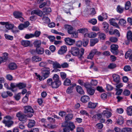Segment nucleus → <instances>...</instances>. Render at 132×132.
Returning a JSON list of instances; mask_svg holds the SVG:
<instances>
[{
    "label": "nucleus",
    "instance_id": "51",
    "mask_svg": "<svg viewBox=\"0 0 132 132\" xmlns=\"http://www.w3.org/2000/svg\"><path fill=\"white\" fill-rule=\"evenodd\" d=\"M131 5V3L130 1H128L127 2L125 5V9L126 10H128Z\"/></svg>",
    "mask_w": 132,
    "mask_h": 132
},
{
    "label": "nucleus",
    "instance_id": "52",
    "mask_svg": "<svg viewBox=\"0 0 132 132\" xmlns=\"http://www.w3.org/2000/svg\"><path fill=\"white\" fill-rule=\"evenodd\" d=\"M131 68L129 65H126L125 66L124 68L123 69L125 71H129L131 70Z\"/></svg>",
    "mask_w": 132,
    "mask_h": 132
},
{
    "label": "nucleus",
    "instance_id": "14",
    "mask_svg": "<svg viewBox=\"0 0 132 132\" xmlns=\"http://www.w3.org/2000/svg\"><path fill=\"white\" fill-rule=\"evenodd\" d=\"M96 35V34L95 32H92L90 33H85L84 35V36L85 37L87 36L90 38H92L95 37Z\"/></svg>",
    "mask_w": 132,
    "mask_h": 132
},
{
    "label": "nucleus",
    "instance_id": "60",
    "mask_svg": "<svg viewBox=\"0 0 132 132\" xmlns=\"http://www.w3.org/2000/svg\"><path fill=\"white\" fill-rule=\"evenodd\" d=\"M96 89L97 90L99 91L100 92H103L104 91V90L103 89L102 87L98 86L97 87Z\"/></svg>",
    "mask_w": 132,
    "mask_h": 132
},
{
    "label": "nucleus",
    "instance_id": "7",
    "mask_svg": "<svg viewBox=\"0 0 132 132\" xmlns=\"http://www.w3.org/2000/svg\"><path fill=\"white\" fill-rule=\"evenodd\" d=\"M3 123L5 124L6 126L10 127L13 124L14 122L11 120H7L4 119L3 121Z\"/></svg>",
    "mask_w": 132,
    "mask_h": 132
},
{
    "label": "nucleus",
    "instance_id": "49",
    "mask_svg": "<svg viewBox=\"0 0 132 132\" xmlns=\"http://www.w3.org/2000/svg\"><path fill=\"white\" fill-rule=\"evenodd\" d=\"M78 32L76 31H73L72 32V33L70 34L71 35V37L72 38H76L78 37Z\"/></svg>",
    "mask_w": 132,
    "mask_h": 132
},
{
    "label": "nucleus",
    "instance_id": "36",
    "mask_svg": "<svg viewBox=\"0 0 132 132\" xmlns=\"http://www.w3.org/2000/svg\"><path fill=\"white\" fill-rule=\"evenodd\" d=\"M43 12L46 14H47L51 12V9L50 7H45L43 9Z\"/></svg>",
    "mask_w": 132,
    "mask_h": 132
},
{
    "label": "nucleus",
    "instance_id": "32",
    "mask_svg": "<svg viewBox=\"0 0 132 132\" xmlns=\"http://www.w3.org/2000/svg\"><path fill=\"white\" fill-rule=\"evenodd\" d=\"M97 104V103L89 102L88 104V106L89 108L94 109L96 107Z\"/></svg>",
    "mask_w": 132,
    "mask_h": 132
},
{
    "label": "nucleus",
    "instance_id": "2",
    "mask_svg": "<svg viewBox=\"0 0 132 132\" xmlns=\"http://www.w3.org/2000/svg\"><path fill=\"white\" fill-rule=\"evenodd\" d=\"M16 116L18 118L19 120L21 121L26 122L27 120L26 115L21 112L18 113L16 114Z\"/></svg>",
    "mask_w": 132,
    "mask_h": 132
},
{
    "label": "nucleus",
    "instance_id": "53",
    "mask_svg": "<svg viewBox=\"0 0 132 132\" xmlns=\"http://www.w3.org/2000/svg\"><path fill=\"white\" fill-rule=\"evenodd\" d=\"M68 126L71 130H72L75 128V125L72 122H70Z\"/></svg>",
    "mask_w": 132,
    "mask_h": 132
},
{
    "label": "nucleus",
    "instance_id": "47",
    "mask_svg": "<svg viewBox=\"0 0 132 132\" xmlns=\"http://www.w3.org/2000/svg\"><path fill=\"white\" fill-rule=\"evenodd\" d=\"M130 91L127 89H125L123 92V94L125 96H128L130 95Z\"/></svg>",
    "mask_w": 132,
    "mask_h": 132
},
{
    "label": "nucleus",
    "instance_id": "20",
    "mask_svg": "<svg viewBox=\"0 0 132 132\" xmlns=\"http://www.w3.org/2000/svg\"><path fill=\"white\" fill-rule=\"evenodd\" d=\"M102 114L106 116V118H108L111 116L112 114L109 111L107 110H104Z\"/></svg>",
    "mask_w": 132,
    "mask_h": 132
},
{
    "label": "nucleus",
    "instance_id": "17",
    "mask_svg": "<svg viewBox=\"0 0 132 132\" xmlns=\"http://www.w3.org/2000/svg\"><path fill=\"white\" fill-rule=\"evenodd\" d=\"M65 28L68 31V32L69 34H71L74 31H73V28L71 26L69 25H66L65 26Z\"/></svg>",
    "mask_w": 132,
    "mask_h": 132
},
{
    "label": "nucleus",
    "instance_id": "30",
    "mask_svg": "<svg viewBox=\"0 0 132 132\" xmlns=\"http://www.w3.org/2000/svg\"><path fill=\"white\" fill-rule=\"evenodd\" d=\"M41 42L40 40L35 41L34 43V44L35 47L37 48L39 47L41 45Z\"/></svg>",
    "mask_w": 132,
    "mask_h": 132
},
{
    "label": "nucleus",
    "instance_id": "55",
    "mask_svg": "<svg viewBox=\"0 0 132 132\" xmlns=\"http://www.w3.org/2000/svg\"><path fill=\"white\" fill-rule=\"evenodd\" d=\"M126 23V21L123 19H120L119 22V24L121 25H123Z\"/></svg>",
    "mask_w": 132,
    "mask_h": 132
},
{
    "label": "nucleus",
    "instance_id": "31",
    "mask_svg": "<svg viewBox=\"0 0 132 132\" xmlns=\"http://www.w3.org/2000/svg\"><path fill=\"white\" fill-rule=\"evenodd\" d=\"M35 123V121L33 120H29V122L28 125V126L29 128H31L33 127Z\"/></svg>",
    "mask_w": 132,
    "mask_h": 132
},
{
    "label": "nucleus",
    "instance_id": "18",
    "mask_svg": "<svg viewBox=\"0 0 132 132\" xmlns=\"http://www.w3.org/2000/svg\"><path fill=\"white\" fill-rule=\"evenodd\" d=\"M90 99L89 97L87 95H84L81 98V101L83 103H86Z\"/></svg>",
    "mask_w": 132,
    "mask_h": 132
},
{
    "label": "nucleus",
    "instance_id": "54",
    "mask_svg": "<svg viewBox=\"0 0 132 132\" xmlns=\"http://www.w3.org/2000/svg\"><path fill=\"white\" fill-rule=\"evenodd\" d=\"M20 93H19L14 96V98L16 100L18 101L20 98Z\"/></svg>",
    "mask_w": 132,
    "mask_h": 132
},
{
    "label": "nucleus",
    "instance_id": "43",
    "mask_svg": "<svg viewBox=\"0 0 132 132\" xmlns=\"http://www.w3.org/2000/svg\"><path fill=\"white\" fill-rule=\"evenodd\" d=\"M116 95H120L123 91L122 89H118V88L116 89Z\"/></svg>",
    "mask_w": 132,
    "mask_h": 132
},
{
    "label": "nucleus",
    "instance_id": "64",
    "mask_svg": "<svg viewBox=\"0 0 132 132\" xmlns=\"http://www.w3.org/2000/svg\"><path fill=\"white\" fill-rule=\"evenodd\" d=\"M114 35H115L118 37H119L120 35V33L119 31L117 29L114 30Z\"/></svg>",
    "mask_w": 132,
    "mask_h": 132
},
{
    "label": "nucleus",
    "instance_id": "57",
    "mask_svg": "<svg viewBox=\"0 0 132 132\" xmlns=\"http://www.w3.org/2000/svg\"><path fill=\"white\" fill-rule=\"evenodd\" d=\"M53 82L52 79L51 78H50L47 80V84L49 86H52Z\"/></svg>",
    "mask_w": 132,
    "mask_h": 132
},
{
    "label": "nucleus",
    "instance_id": "12",
    "mask_svg": "<svg viewBox=\"0 0 132 132\" xmlns=\"http://www.w3.org/2000/svg\"><path fill=\"white\" fill-rule=\"evenodd\" d=\"M43 12L39 10H34L32 11L31 13V15L36 14L40 16H42L43 14Z\"/></svg>",
    "mask_w": 132,
    "mask_h": 132
},
{
    "label": "nucleus",
    "instance_id": "42",
    "mask_svg": "<svg viewBox=\"0 0 132 132\" xmlns=\"http://www.w3.org/2000/svg\"><path fill=\"white\" fill-rule=\"evenodd\" d=\"M42 20L45 23H48L50 22V19L47 17L43 16Z\"/></svg>",
    "mask_w": 132,
    "mask_h": 132
},
{
    "label": "nucleus",
    "instance_id": "39",
    "mask_svg": "<svg viewBox=\"0 0 132 132\" xmlns=\"http://www.w3.org/2000/svg\"><path fill=\"white\" fill-rule=\"evenodd\" d=\"M17 87H19V89H22L25 88L26 87V84L24 83H19L17 84Z\"/></svg>",
    "mask_w": 132,
    "mask_h": 132
},
{
    "label": "nucleus",
    "instance_id": "40",
    "mask_svg": "<svg viewBox=\"0 0 132 132\" xmlns=\"http://www.w3.org/2000/svg\"><path fill=\"white\" fill-rule=\"evenodd\" d=\"M105 35L104 33H99V38L101 40H104L105 38Z\"/></svg>",
    "mask_w": 132,
    "mask_h": 132
},
{
    "label": "nucleus",
    "instance_id": "5",
    "mask_svg": "<svg viewBox=\"0 0 132 132\" xmlns=\"http://www.w3.org/2000/svg\"><path fill=\"white\" fill-rule=\"evenodd\" d=\"M118 46L116 44H112L110 46L111 52L114 55H117L119 53Z\"/></svg>",
    "mask_w": 132,
    "mask_h": 132
},
{
    "label": "nucleus",
    "instance_id": "10",
    "mask_svg": "<svg viewBox=\"0 0 132 132\" xmlns=\"http://www.w3.org/2000/svg\"><path fill=\"white\" fill-rule=\"evenodd\" d=\"M67 50V47L66 46H63L61 47L58 51V53L60 54H62L65 53Z\"/></svg>",
    "mask_w": 132,
    "mask_h": 132
},
{
    "label": "nucleus",
    "instance_id": "44",
    "mask_svg": "<svg viewBox=\"0 0 132 132\" xmlns=\"http://www.w3.org/2000/svg\"><path fill=\"white\" fill-rule=\"evenodd\" d=\"M13 25L11 24H9L8 22L5 26V28L8 29H11L13 28Z\"/></svg>",
    "mask_w": 132,
    "mask_h": 132
},
{
    "label": "nucleus",
    "instance_id": "48",
    "mask_svg": "<svg viewBox=\"0 0 132 132\" xmlns=\"http://www.w3.org/2000/svg\"><path fill=\"white\" fill-rule=\"evenodd\" d=\"M5 38L8 40H12L13 39V36L7 34H5Z\"/></svg>",
    "mask_w": 132,
    "mask_h": 132
},
{
    "label": "nucleus",
    "instance_id": "63",
    "mask_svg": "<svg viewBox=\"0 0 132 132\" xmlns=\"http://www.w3.org/2000/svg\"><path fill=\"white\" fill-rule=\"evenodd\" d=\"M89 40H84L83 41L82 44L83 46L86 47L88 44V43Z\"/></svg>",
    "mask_w": 132,
    "mask_h": 132
},
{
    "label": "nucleus",
    "instance_id": "24",
    "mask_svg": "<svg viewBox=\"0 0 132 132\" xmlns=\"http://www.w3.org/2000/svg\"><path fill=\"white\" fill-rule=\"evenodd\" d=\"M36 53L38 54H42L44 53V50L42 48H37L36 49Z\"/></svg>",
    "mask_w": 132,
    "mask_h": 132
},
{
    "label": "nucleus",
    "instance_id": "59",
    "mask_svg": "<svg viewBox=\"0 0 132 132\" xmlns=\"http://www.w3.org/2000/svg\"><path fill=\"white\" fill-rule=\"evenodd\" d=\"M89 22L93 24L94 25L96 23L97 21L96 19H93L89 21Z\"/></svg>",
    "mask_w": 132,
    "mask_h": 132
},
{
    "label": "nucleus",
    "instance_id": "62",
    "mask_svg": "<svg viewBox=\"0 0 132 132\" xmlns=\"http://www.w3.org/2000/svg\"><path fill=\"white\" fill-rule=\"evenodd\" d=\"M61 67L63 68H67L69 67L68 64L67 62H64L61 64Z\"/></svg>",
    "mask_w": 132,
    "mask_h": 132
},
{
    "label": "nucleus",
    "instance_id": "33",
    "mask_svg": "<svg viewBox=\"0 0 132 132\" xmlns=\"http://www.w3.org/2000/svg\"><path fill=\"white\" fill-rule=\"evenodd\" d=\"M53 68L54 69L60 68L61 65L57 61H55L53 65Z\"/></svg>",
    "mask_w": 132,
    "mask_h": 132
},
{
    "label": "nucleus",
    "instance_id": "8",
    "mask_svg": "<svg viewBox=\"0 0 132 132\" xmlns=\"http://www.w3.org/2000/svg\"><path fill=\"white\" fill-rule=\"evenodd\" d=\"M64 41L67 44L70 45H73L75 42V40L72 39L69 37L65 38Z\"/></svg>",
    "mask_w": 132,
    "mask_h": 132
},
{
    "label": "nucleus",
    "instance_id": "21",
    "mask_svg": "<svg viewBox=\"0 0 132 132\" xmlns=\"http://www.w3.org/2000/svg\"><path fill=\"white\" fill-rule=\"evenodd\" d=\"M76 89L77 92L80 94H84V92L80 86H77L76 87Z\"/></svg>",
    "mask_w": 132,
    "mask_h": 132
},
{
    "label": "nucleus",
    "instance_id": "58",
    "mask_svg": "<svg viewBox=\"0 0 132 132\" xmlns=\"http://www.w3.org/2000/svg\"><path fill=\"white\" fill-rule=\"evenodd\" d=\"M48 38H49L50 41L51 42H53L55 41V38L54 36H50L48 37Z\"/></svg>",
    "mask_w": 132,
    "mask_h": 132
},
{
    "label": "nucleus",
    "instance_id": "46",
    "mask_svg": "<svg viewBox=\"0 0 132 132\" xmlns=\"http://www.w3.org/2000/svg\"><path fill=\"white\" fill-rule=\"evenodd\" d=\"M123 9L120 7V6L118 5V6L117 8V11L120 13H121L123 12Z\"/></svg>",
    "mask_w": 132,
    "mask_h": 132
},
{
    "label": "nucleus",
    "instance_id": "11",
    "mask_svg": "<svg viewBox=\"0 0 132 132\" xmlns=\"http://www.w3.org/2000/svg\"><path fill=\"white\" fill-rule=\"evenodd\" d=\"M61 84V82L53 81L51 87L53 88H57Z\"/></svg>",
    "mask_w": 132,
    "mask_h": 132
},
{
    "label": "nucleus",
    "instance_id": "9",
    "mask_svg": "<svg viewBox=\"0 0 132 132\" xmlns=\"http://www.w3.org/2000/svg\"><path fill=\"white\" fill-rule=\"evenodd\" d=\"M8 53H4L2 57H0V64L2 62H4L6 61L8 58Z\"/></svg>",
    "mask_w": 132,
    "mask_h": 132
},
{
    "label": "nucleus",
    "instance_id": "35",
    "mask_svg": "<svg viewBox=\"0 0 132 132\" xmlns=\"http://www.w3.org/2000/svg\"><path fill=\"white\" fill-rule=\"evenodd\" d=\"M87 93L90 95H93L95 93L94 89L92 88H88L87 89Z\"/></svg>",
    "mask_w": 132,
    "mask_h": 132
},
{
    "label": "nucleus",
    "instance_id": "41",
    "mask_svg": "<svg viewBox=\"0 0 132 132\" xmlns=\"http://www.w3.org/2000/svg\"><path fill=\"white\" fill-rule=\"evenodd\" d=\"M122 132H132V128H125L121 130Z\"/></svg>",
    "mask_w": 132,
    "mask_h": 132
},
{
    "label": "nucleus",
    "instance_id": "4",
    "mask_svg": "<svg viewBox=\"0 0 132 132\" xmlns=\"http://www.w3.org/2000/svg\"><path fill=\"white\" fill-rule=\"evenodd\" d=\"M41 34L40 31H35L34 34H26L25 36V38L26 39H28L30 38H32L35 37H38Z\"/></svg>",
    "mask_w": 132,
    "mask_h": 132
},
{
    "label": "nucleus",
    "instance_id": "25",
    "mask_svg": "<svg viewBox=\"0 0 132 132\" xmlns=\"http://www.w3.org/2000/svg\"><path fill=\"white\" fill-rule=\"evenodd\" d=\"M63 84L65 86H71L72 85L71 80L68 78H66L64 81Z\"/></svg>",
    "mask_w": 132,
    "mask_h": 132
},
{
    "label": "nucleus",
    "instance_id": "6",
    "mask_svg": "<svg viewBox=\"0 0 132 132\" xmlns=\"http://www.w3.org/2000/svg\"><path fill=\"white\" fill-rule=\"evenodd\" d=\"M24 112L25 113L28 112L34 113V111L32 107L30 105H27L24 107Z\"/></svg>",
    "mask_w": 132,
    "mask_h": 132
},
{
    "label": "nucleus",
    "instance_id": "23",
    "mask_svg": "<svg viewBox=\"0 0 132 132\" xmlns=\"http://www.w3.org/2000/svg\"><path fill=\"white\" fill-rule=\"evenodd\" d=\"M103 27L104 28V30L106 33H107L109 31V24L106 22H104L103 23Z\"/></svg>",
    "mask_w": 132,
    "mask_h": 132
},
{
    "label": "nucleus",
    "instance_id": "3",
    "mask_svg": "<svg viewBox=\"0 0 132 132\" xmlns=\"http://www.w3.org/2000/svg\"><path fill=\"white\" fill-rule=\"evenodd\" d=\"M50 69L49 68H45L42 69V73L44 77L43 80L47 78L50 74Z\"/></svg>",
    "mask_w": 132,
    "mask_h": 132
},
{
    "label": "nucleus",
    "instance_id": "61",
    "mask_svg": "<svg viewBox=\"0 0 132 132\" xmlns=\"http://www.w3.org/2000/svg\"><path fill=\"white\" fill-rule=\"evenodd\" d=\"M94 56V55L90 52L89 54L88 55L87 58L88 59L92 60L93 57Z\"/></svg>",
    "mask_w": 132,
    "mask_h": 132
},
{
    "label": "nucleus",
    "instance_id": "1",
    "mask_svg": "<svg viewBox=\"0 0 132 132\" xmlns=\"http://www.w3.org/2000/svg\"><path fill=\"white\" fill-rule=\"evenodd\" d=\"M84 50L82 48H81L80 52L79 50L77 47H74L71 48V52L72 54L74 56H77L78 58L80 60H82L84 58L83 55L84 53Z\"/></svg>",
    "mask_w": 132,
    "mask_h": 132
},
{
    "label": "nucleus",
    "instance_id": "34",
    "mask_svg": "<svg viewBox=\"0 0 132 132\" xmlns=\"http://www.w3.org/2000/svg\"><path fill=\"white\" fill-rule=\"evenodd\" d=\"M9 68L11 70H13L16 68V64L14 63H12L9 65Z\"/></svg>",
    "mask_w": 132,
    "mask_h": 132
},
{
    "label": "nucleus",
    "instance_id": "26",
    "mask_svg": "<svg viewBox=\"0 0 132 132\" xmlns=\"http://www.w3.org/2000/svg\"><path fill=\"white\" fill-rule=\"evenodd\" d=\"M98 40L97 38L91 39L90 40V46H94L95 44L98 42Z\"/></svg>",
    "mask_w": 132,
    "mask_h": 132
},
{
    "label": "nucleus",
    "instance_id": "37",
    "mask_svg": "<svg viewBox=\"0 0 132 132\" xmlns=\"http://www.w3.org/2000/svg\"><path fill=\"white\" fill-rule=\"evenodd\" d=\"M131 49H129L126 52L125 54V56L126 59H127L129 58L131 55Z\"/></svg>",
    "mask_w": 132,
    "mask_h": 132
},
{
    "label": "nucleus",
    "instance_id": "19",
    "mask_svg": "<svg viewBox=\"0 0 132 132\" xmlns=\"http://www.w3.org/2000/svg\"><path fill=\"white\" fill-rule=\"evenodd\" d=\"M42 58L38 56H34L32 57L31 61L33 62H37L42 60Z\"/></svg>",
    "mask_w": 132,
    "mask_h": 132
},
{
    "label": "nucleus",
    "instance_id": "50",
    "mask_svg": "<svg viewBox=\"0 0 132 132\" xmlns=\"http://www.w3.org/2000/svg\"><path fill=\"white\" fill-rule=\"evenodd\" d=\"M47 3H48L50 5V2L49 1H47L46 2H44L41 5H40L39 7L40 8H42L46 5Z\"/></svg>",
    "mask_w": 132,
    "mask_h": 132
},
{
    "label": "nucleus",
    "instance_id": "29",
    "mask_svg": "<svg viewBox=\"0 0 132 132\" xmlns=\"http://www.w3.org/2000/svg\"><path fill=\"white\" fill-rule=\"evenodd\" d=\"M53 81L61 82L60 80L59 76L56 74H54L53 77Z\"/></svg>",
    "mask_w": 132,
    "mask_h": 132
},
{
    "label": "nucleus",
    "instance_id": "13",
    "mask_svg": "<svg viewBox=\"0 0 132 132\" xmlns=\"http://www.w3.org/2000/svg\"><path fill=\"white\" fill-rule=\"evenodd\" d=\"M113 81L117 84L120 82V76L117 74H114L113 75Z\"/></svg>",
    "mask_w": 132,
    "mask_h": 132
},
{
    "label": "nucleus",
    "instance_id": "27",
    "mask_svg": "<svg viewBox=\"0 0 132 132\" xmlns=\"http://www.w3.org/2000/svg\"><path fill=\"white\" fill-rule=\"evenodd\" d=\"M88 31L87 29L86 28L79 29L77 30L78 32L82 34L87 32Z\"/></svg>",
    "mask_w": 132,
    "mask_h": 132
},
{
    "label": "nucleus",
    "instance_id": "15",
    "mask_svg": "<svg viewBox=\"0 0 132 132\" xmlns=\"http://www.w3.org/2000/svg\"><path fill=\"white\" fill-rule=\"evenodd\" d=\"M76 84H73L71 86L69 87L66 90L67 93L68 94H70L72 92L74 87L76 86Z\"/></svg>",
    "mask_w": 132,
    "mask_h": 132
},
{
    "label": "nucleus",
    "instance_id": "28",
    "mask_svg": "<svg viewBox=\"0 0 132 132\" xmlns=\"http://www.w3.org/2000/svg\"><path fill=\"white\" fill-rule=\"evenodd\" d=\"M127 113L128 116L132 115V106H130L127 108Z\"/></svg>",
    "mask_w": 132,
    "mask_h": 132
},
{
    "label": "nucleus",
    "instance_id": "56",
    "mask_svg": "<svg viewBox=\"0 0 132 132\" xmlns=\"http://www.w3.org/2000/svg\"><path fill=\"white\" fill-rule=\"evenodd\" d=\"M116 66V64L114 63L110 64L108 66V67L110 69H113L115 68Z\"/></svg>",
    "mask_w": 132,
    "mask_h": 132
},
{
    "label": "nucleus",
    "instance_id": "22",
    "mask_svg": "<svg viewBox=\"0 0 132 132\" xmlns=\"http://www.w3.org/2000/svg\"><path fill=\"white\" fill-rule=\"evenodd\" d=\"M21 42L22 45L24 47L29 46L30 43V41L28 40H23Z\"/></svg>",
    "mask_w": 132,
    "mask_h": 132
},
{
    "label": "nucleus",
    "instance_id": "38",
    "mask_svg": "<svg viewBox=\"0 0 132 132\" xmlns=\"http://www.w3.org/2000/svg\"><path fill=\"white\" fill-rule=\"evenodd\" d=\"M73 115L72 114H69L65 117L66 121L71 120L73 118Z\"/></svg>",
    "mask_w": 132,
    "mask_h": 132
},
{
    "label": "nucleus",
    "instance_id": "16",
    "mask_svg": "<svg viewBox=\"0 0 132 132\" xmlns=\"http://www.w3.org/2000/svg\"><path fill=\"white\" fill-rule=\"evenodd\" d=\"M13 15L14 17L17 18H21L22 15L21 12L19 11H15L13 13Z\"/></svg>",
    "mask_w": 132,
    "mask_h": 132
},
{
    "label": "nucleus",
    "instance_id": "45",
    "mask_svg": "<svg viewBox=\"0 0 132 132\" xmlns=\"http://www.w3.org/2000/svg\"><path fill=\"white\" fill-rule=\"evenodd\" d=\"M110 40L111 42L116 43L118 39L116 37H113L110 38Z\"/></svg>",
    "mask_w": 132,
    "mask_h": 132
}]
</instances>
